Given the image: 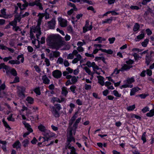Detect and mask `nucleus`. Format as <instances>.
I'll list each match as a JSON object with an SVG mask.
<instances>
[{
    "label": "nucleus",
    "instance_id": "obj_51",
    "mask_svg": "<svg viewBox=\"0 0 154 154\" xmlns=\"http://www.w3.org/2000/svg\"><path fill=\"white\" fill-rule=\"evenodd\" d=\"M109 42V43L110 44L113 43L115 40V37H112V38H109L108 39Z\"/></svg>",
    "mask_w": 154,
    "mask_h": 154
},
{
    "label": "nucleus",
    "instance_id": "obj_6",
    "mask_svg": "<svg viewBox=\"0 0 154 154\" xmlns=\"http://www.w3.org/2000/svg\"><path fill=\"white\" fill-rule=\"evenodd\" d=\"M17 88L18 89L17 93L18 96L22 98H24L25 97L24 93L25 88L23 86H18Z\"/></svg>",
    "mask_w": 154,
    "mask_h": 154
},
{
    "label": "nucleus",
    "instance_id": "obj_44",
    "mask_svg": "<svg viewBox=\"0 0 154 154\" xmlns=\"http://www.w3.org/2000/svg\"><path fill=\"white\" fill-rule=\"evenodd\" d=\"M133 56L136 60H137L139 58H141V57H140L139 55L136 53H134L133 54Z\"/></svg>",
    "mask_w": 154,
    "mask_h": 154
},
{
    "label": "nucleus",
    "instance_id": "obj_49",
    "mask_svg": "<svg viewBox=\"0 0 154 154\" xmlns=\"http://www.w3.org/2000/svg\"><path fill=\"white\" fill-rule=\"evenodd\" d=\"M19 82V77L18 76H16L13 82H11V83H16Z\"/></svg>",
    "mask_w": 154,
    "mask_h": 154
},
{
    "label": "nucleus",
    "instance_id": "obj_59",
    "mask_svg": "<svg viewBox=\"0 0 154 154\" xmlns=\"http://www.w3.org/2000/svg\"><path fill=\"white\" fill-rule=\"evenodd\" d=\"M87 9L88 10H91L94 13L96 12V11H94V8L92 6H89L87 8Z\"/></svg>",
    "mask_w": 154,
    "mask_h": 154
},
{
    "label": "nucleus",
    "instance_id": "obj_58",
    "mask_svg": "<svg viewBox=\"0 0 154 154\" xmlns=\"http://www.w3.org/2000/svg\"><path fill=\"white\" fill-rule=\"evenodd\" d=\"M78 124H76L75 123L73 125V128L74 129L75 131L74 132V135L75 134V131L77 128Z\"/></svg>",
    "mask_w": 154,
    "mask_h": 154
},
{
    "label": "nucleus",
    "instance_id": "obj_24",
    "mask_svg": "<svg viewBox=\"0 0 154 154\" xmlns=\"http://www.w3.org/2000/svg\"><path fill=\"white\" fill-rule=\"evenodd\" d=\"M146 116L148 117H151L154 115V109H152L149 112L147 113L146 114Z\"/></svg>",
    "mask_w": 154,
    "mask_h": 154
},
{
    "label": "nucleus",
    "instance_id": "obj_23",
    "mask_svg": "<svg viewBox=\"0 0 154 154\" xmlns=\"http://www.w3.org/2000/svg\"><path fill=\"white\" fill-rule=\"evenodd\" d=\"M84 69L87 73L89 75H91L92 77H93V74L92 73L89 69L87 67L85 66L84 68Z\"/></svg>",
    "mask_w": 154,
    "mask_h": 154
},
{
    "label": "nucleus",
    "instance_id": "obj_41",
    "mask_svg": "<svg viewBox=\"0 0 154 154\" xmlns=\"http://www.w3.org/2000/svg\"><path fill=\"white\" fill-rule=\"evenodd\" d=\"M135 107V105H133L129 106L127 107V109L128 111H131L134 109Z\"/></svg>",
    "mask_w": 154,
    "mask_h": 154
},
{
    "label": "nucleus",
    "instance_id": "obj_62",
    "mask_svg": "<svg viewBox=\"0 0 154 154\" xmlns=\"http://www.w3.org/2000/svg\"><path fill=\"white\" fill-rule=\"evenodd\" d=\"M134 62L133 60L129 59L128 61H126L125 62L128 64H133Z\"/></svg>",
    "mask_w": 154,
    "mask_h": 154
},
{
    "label": "nucleus",
    "instance_id": "obj_37",
    "mask_svg": "<svg viewBox=\"0 0 154 154\" xmlns=\"http://www.w3.org/2000/svg\"><path fill=\"white\" fill-rule=\"evenodd\" d=\"M67 30L68 31L69 33H73L72 28V27L70 25L69 26L67 27Z\"/></svg>",
    "mask_w": 154,
    "mask_h": 154
},
{
    "label": "nucleus",
    "instance_id": "obj_7",
    "mask_svg": "<svg viewBox=\"0 0 154 154\" xmlns=\"http://www.w3.org/2000/svg\"><path fill=\"white\" fill-rule=\"evenodd\" d=\"M28 5L30 6H33L35 5L39 7V9L41 10H42L43 9L41 4L39 2L38 0H35L34 2H29V3H27Z\"/></svg>",
    "mask_w": 154,
    "mask_h": 154
},
{
    "label": "nucleus",
    "instance_id": "obj_39",
    "mask_svg": "<svg viewBox=\"0 0 154 154\" xmlns=\"http://www.w3.org/2000/svg\"><path fill=\"white\" fill-rule=\"evenodd\" d=\"M63 62V60L62 58L61 57H59L57 61V63H59L60 64H62Z\"/></svg>",
    "mask_w": 154,
    "mask_h": 154
},
{
    "label": "nucleus",
    "instance_id": "obj_47",
    "mask_svg": "<svg viewBox=\"0 0 154 154\" xmlns=\"http://www.w3.org/2000/svg\"><path fill=\"white\" fill-rule=\"evenodd\" d=\"M10 24L11 25L14 27V26H15L17 24V22L16 20H15V19L14 21H13L10 23Z\"/></svg>",
    "mask_w": 154,
    "mask_h": 154
},
{
    "label": "nucleus",
    "instance_id": "obj_19",
    "mask_svg": "<svg viewBox=\"0 0 154 154\" xmlns=\"http://www.w3.org/2000/svg\"><path fill=\"white\" fill-rule=\"evenodd\" d=\"M68 148L71 149V152H70V154H78L76 152L75 149L73 146H69Z\"/></svg>",
    "mask_w": 154,
    "mask_h": 154
},
{
    "label": "nucleus",
    "instance_id": "obj_4",
    "mask_svg": "<svg viewBox=\"0 0 154 154\" xmlns=\"http://www.w3.org/2000/svg\"><path fill=\"white\" fill-rule=\"evenodd\" d=\"M72 129L71 128L70 130H69L67 133V146H66L65 147V148L66 149L68 147V146H69V144H70V142L72 141H73L74 142H75V139L72 136Z\"/></svg>",
    "mask_w": 154,
    "mask_h": 154
},
{
    "label": "nucleus",
    "instance_id": "obj_29",
    "mask_svg": "<svg viewBox=\"0 0 154 154\" xmlns=\"http://www.w3.org/2000/svg\"><path fill=\"white\" fill-rule=\"evenodd\" d=\"M140 28V26L138 23H136L133 27V30L134 32L137 31Z\"/></svg>",
    "mask_w": 154,
    "mask_h": 154
},
{
    "label": "nucleus",
    "instance_id": "obj_12",
    "mask_svg": "<svg viewBox=\"0 0 154 154\" xmlns=\"http://www.w3.org/2000/svg\"><path fill=\"white\" fill-rule=\"evenodd\" d=\"M5 69L7 73H8L10 70V67L8 66L5 65L4 63H2L0 64V69Z\"/></svg>",
    "mask_w": 154,
    "mask_h": 154
},
{
    "label": "nucleus",
    "instance_id": "obj_40",
    "mask_svg": "<svg viewBox=\"0 0 154 154\" xmlns=\"http://www.w3.org/2000/svg\"><path fill=\"white\" fill-rule=\"evenodd\" d=\"M20 58H21V62L22 63H23L24 61V58L23 57V54L18 55L17 57V60H19Z\"/></svg>",
    "mask_w": 154,
    "mask_h": 154
},
{
    "label": "nucleus",
    "instance_id": "obj_46",
    "mask_svg": "<svg viewBox=\"0 0 154 154\" xmlns=\"http://www.w3.org/2000/svg\"><path fill=\"white\" fill-rule=\"evenodd\" d=\"M34 92L38 95H39L41 94L39 88H36L34 90Z\"/></svg>",
    "mask_w": 154,
    "mask_h": 154
},
{
    "label": "nucleus",
    "instance_id": "obj_55",
    "mask_svg": "<svg viewBox=\"0 0 154 154\" xmlns=\"http://www.w3.org/2000/svg\"><path fill=\"white\" fill-rule=\"evenodd\" d=\"M12 57L11 56H9L8 57H5L3 58V60L5 62H7L8 60H11Z\"/></svg>",
    "mask_w": 154,
    "mask_h": 154
},
{
    "label": "nucleus",
    "instance_id": "obj_42",
    "mask_svg": "<svg viewBox=\"0 0 154 154\" xmlns=\"http://www.w3.org/2000/svg\"><path fill=\"white\" fill-rule=\"evenodd\" d=\"M113 93L114 95L117 97H120L121 96V94H119L116 90H114L113 91Z\"/></svg>",
    "mask_w": 154,
    "mask_h": 154
},
{
    "label": "nucleus",
    "instance_id": "obj_27",
    "mask_svg": "<svg viewBox=\"0 0 154 154\" xmlns=\"http://www.w3.org/2000/svg\"><path fill=\"white\" fill-rule=\"evenodd\" d=\"M149 41V40L148 39H145L144 41L142 42L141 43L142 46L144 47H146L147 46V44H148Z\"/></svg>",
    "mask_w": 154,
    "mask_h": 154
},
{
    "label": "nucleus",
    "instance_id": "obj_32",
    "mask_svg": "<svg viewBox=\"0 0 154 154\" xmlns=\"http://www.w3.org/2000/svg\"><path fill=\"white\" fill-rule=\"evenodd\" d=\"M134 82V80L133 78L128 79L127 80V83L128 84H131Z\"/></svg>",
    "mask_w": 154,
    "mask_h": 154
},
{
    "label": "nucleus",
    "instance_id": "obj_45",
    "mask_svg": "<svg viewBox=\"0 0 154 154\" xmlns=\"http://www.w3.org/2000/svg\"><path fill=\"white\" fill-rule=\"evenodd\" d=\"M45 63L46 65L47 66H48L50 65V61L47 58H45Z\"/></svg>",
    "mask_w": 154,
    "mask_h": 154
},
{
    "label": "nucleus",
    "instance_id": "obj_43",
    "mask_svg": "<svg viewBox=\"0 0 154 154\" xmlns=\"http://www.w3.org/2000/svg\"><path fill=\"white\" fill-rule=\"evenodd\" d=\"M12 114H11L9 115L8 117L7 118V119L9 121H11L12 122H14L15 121L14 119L12 118Z\"/></svg>",
    "mask_w": 154,
    "mask_h": 154
},
{
    "label": "nucleus",
    "instance_id": "obj_18",
    "mask_svg": "<svg viewBox=\"0 0 154 154\" xmlns=\"http://www.w3.org/2000/svg\"><path fill=\"white\" fill-rule=\"evenodd\" d=\"M21 146V143L19 140H17L13 145V147L14 148H16L17 149L20 148Z\"/></svg>",
    "mask_w": 154,
    "mask_h": 154
},
{
    "label": "nucleus",
    "instance_id": "obj_61",
    "mask_svg": "<svg viewBox=\"0 0 154 154\" xmlns=\"http://www.w3.org/2000/svg\"><path fill=\"white\" fill-rule=\"evenodd\" d=\"M64 64L65 67H67L69 65V63L67 60H65L64 62Z\"/></svg>",
    "mask_w": 154,
    "mask_h": 154
},
{
    "label": "nucleus",
    "instance_id": "obj_35",
    "mask_svg": "<svg viewBox=\"0 0 154 154\" xmlns=\"http://www.w3.org/2000/svg\"><path fill=\"white\" fill-rule=\"evenodd\" d=\"M52 52L53 53L54 57H57L60 56V53L59 51H52Z\"/></svg>",
    "mask_w": 154,
    "mask_h": 154
},
{
    "label": "nucleus",
    "instance_id": "obj_28",
    "mask_svg": "<svg viewBox=\"0 0 154 154\" xmlns=\"http://www.w3.org/2000/svg\"><path fill=\"white\" fill-rule=\"evenodd\" d=\"M29 143V141L28 139H25L22 142L23 146L25 147L27 146Z\"/></svg>",
    "mask_w": 154,
    "mask_h": 154
},
{
    "label": "nucleus",
    "instance_id": "obj_64",
    "mask_svg": "<svg viewBox=\"0 0 154 154\" xmlns=\"http://www.w3.org/2000/svg\"><path fill=\"white\" fill-rule=\"evenodd\" d=\"M152 10L149 8L147 11L145 12V14L147 15L149 14V13H151L152 12Z\"/></svg>",
    "mask_w": 154,
    "mask_h": 154
},
{
    "label": "nucleus",
    "instance_id": "obj_16",
    "mask_svg": "<svg viewBox=\"0 0 154 154\" xmlns=\"http://www.w3.org/2000/svg\"><path fill=\"white\" fill-rule=\"evenodd\" d=\"M152 61V57L149 56L148 54L145 57V63L147 66H148Z\"/></svg>",
    "mask_w": 154,
    "mask_h": 154
},
{
    "label": "nucleus",
    "instance_id": "obj_2",
    "mask_svg": "<svg viewBox=\"0 0 154 154\" xmlns=\"http://www.w3.org/2000/svg\"><path fill=\"white\" fill-rule=\"evenodd\" d=\"M33 32L36 33V36L37 38V40L38 42V44L37 46H35L36 48H38L40 47V45H39L40 41L39 40V36L41 34V30H40V28L38 26L36 27L32 26V27L30 28V35L31 40L35 39V37L34 36Z\"/></svg>",
    "mask_w": 154,
    "mask_h": 154
},
{
    "label": "nucleus",
    "instance_id": "obj_20",
    "mask_svg": "<svg viewBox=\"0 0 154 154\" xmlns=\"http://www.w3.org/2000/svg\"><path fill=\"white\" fill-rule=\"evenodd\" d=\"M67 89V88L65 87H63L62 88V94L65 96H66L68 93Z\"/></svg>",
    "mask_w": 154,
    "mask_h": 154
},
{
    "label": "nucleus",
    "instance_id": "obj_34",
    "mask_svg": "<svg viewBox=\"0 0 154 154\" xmlns=\"http://www.w3.org/2000/svg\"><path fill=\"white\" fill-rule=\"evenodd\" d=\"M77 79L75 76H72L71 79V82L72 84H75L77 81Z\"/></svg>",
    "mask_w": 154,
    "mask_h": 154
},
{
    "label": "nucleus",
    "instance_id": "obj_17",
    "mask_svg": "<svg viewBox=\"0 0 154 154\" xmlns=\"http://www.w3.org/2000/svg\"><path fill=\"white\" fill-rule=\"evenodd\" d=\"M140 89V88L137 87L133 88L131 90L130 95L131 96L134 95L136 92L138 91Z\"/></svg>",
    "mask_w": 154,
    "mask_h": 154
},
{
    "label": "nucleus",
    "instance_id": "obj_50",
    "mask_svg": "<svg viewBox=\"0 0 154 154\" xmlns=\"http://www.w3.org/2000/svg\"><path fill=\"white\" fill-rule=\"evenodd\" d=\"M85 89L86 90L91 89V85H89L85 84Z\"/></svg>",
    "mask_w": 154,
    "mask_h": 154
},
{
    "label": "nucleus",
    "instance_id": "obj_63",
    "mask_svg": "<svg viewBox=\"0 0 154 154\" xmlns=\"http://www.w3.org/2000/svg\"><path fill=\"white\" fill-rule=\"evenodd\" d=\"M27 49L28 51L29 52H32L33 50V48L30 46H28Z\"/></svg>",
    "mask_w": 154,
    "mask_h": 154
},
{
    "label": "nucleus",
    "instance_id": "obj_15",
    "mask_svg": "<svg viewBox=\"0 0 154 154\" xmlns=\"http://www.w3.org/2000/svg\"><path fill=\"white\" fill-rule=\"evenodd\" d=\"M42 80L43 83L45 84H48L50 82V80L48 79L46 75H44L42 76Z\"/></svg>",
    "mask_w": 154,
    "mask_h": 154
},
{
    "label": "nucleus",
    "instance_id": "obj_25",
    "mask_svg": "<svg viewBox=\"0 0 154 154\" xmlns=\"http://www.w3.org/2000/svg\"><path fill=\"white\" fill-rule=\"evenodd\" d=\"M26 100L30 104H32L33 103L34 99L31 97H27Z\"/></svg>",
    "mask_w": 154,
    "mask_h": 154
},
{
    "label": "nucleus",
    "instance_id": "obj_30",
    "mask_svg": "<svg viewBox=\"0 0 154 154\" xmlns=\"http://www.w3.org/2000/svg\"><path fill=\"white\" fill-rule=\"evenodd\" d=\"M112 18L111 17L109 19H107L103 21L102 22V23H110L112 21Z\"/></svg>",
    "mask_w": 154,
    "mask_h": 154
},
{
    "label": "nucleus",
    "instance_id": "obj_8",
    "mask_svg": "<svg viewBox=\"0 0 154 154\" xmlns=\"http://www.w3.org/2000/svg\"><path fill=\"white\" fill-rule=\"evenodd\" d=\"M23 123L25 127L27 128V130L29 131V132H26L24 134L23 136L24 137H25L29 134L30 133L32 132L33 131V130L31 128L30 125L29 124L26 123V122H23Z\"/></svg>",
    "mask_w": 154,
    "mask_h": 154
},
{
    "label": "nucleus",
    "instance_id": "obj_13",
    "mask_svg": "<svg viewBox=\"0 0 154 154\" xmlns=\"http://www.w3.org/2000/svg\"><path fill=\"white\" fill-rule=\"evenodd\" d=\"M38 128L39 130L42 132H44V134L47 133V130L45 127L42 124H40L38 126Z\"/></svg>",
    "mask_w": 154,
    "mask_h": 154
},
{
    "label": "nucleus",
    "instance_id": "obj_54",
    "mask_svg": "<svg viewBox=\"0 0 154 154\" xmlns=\"http://www.w3.org/2000/svg\"><path fill=\"white\" fill-rule=\"evenodd\" d=\"M80 2L81 1H82L84 3H86L90 5H91L92 4V1H89L88 0H80Z\"/></svg>",
    "mask_w": 154,
    "mask_h": 154
},
{
    "label": "nucleus",
    "instance_id": "obj_31",
    "mask_svg": "<svg viewBox=\"0 0 154 154\" xmlns=\"http://www.w3.org/2000/svg\"><path fill=\"white\" fill-rule=\"evenodd\" d=\"M2 122L4 125V126L7 128H9L8 130H10L11 129V128L9 126V125L6 122L4 119H3L2 120Z\"/></svg>",
    "mask_w": 154,
    "mask_h": 154
},
{
    "label": "nucleus",
    "instance_id": "obj_52",
    "mask_svg": "<svg viewBox=\"0 0 154 154\" xmlns=\"http://www.w3.org/2000/svg\"><path fill=\"white\" fill-rule=\"evenodd\" d=\"M22 18V15H18L16 16V20H17L19 22H20L21 19Z\"/></svg>",
    "mask_w": 154,
    "mask_h": 154
},
{
    "label": "nucleus",
    "instance_id": "obj_26",
    "mask_svg": "<svg viewBox=\"0 0 154 154\" xmlns=\"http://www.w3.org/2000/svg\"><path fill=\"white\" fill-rule=\"evenodd\" d=\"M89 21H86V24L84 27L83 28V32L85 33L88 31V29H86V27H88L89 25Z\"/></svg>",
    "mask_w": 154,
    "mask_h": 154
},
{
    "label": "nucleus",
    "instance_id": "obj_5",
    "mask_svg": "<svg viewBox=\"0 0 154 154\" xmlns=\"http://www.w3.org/2000/svg\"><path fill=\"white\" fill-rule=\"evenodd\" d=\"M132 67V66H129L125 64L122 66L121 69L119 70H118L117 68H116L114 69V73H115L116 74H117L119 73L120 71L123 72L125 70L128 69Z\"/></svg>",
    "mask_w": 154,
    "mask_h": 154
},
{
    "label": "nucleus",
    "instance_id": "obj_11",
    "mask_svg": "<svg viewBox=\"0 0 154 154\" xmlns=\"http://www.w3.org/2000/svg\"><path fill=\"white\" fill-rule=\"evenodd\" d=\"M48 26L50 29H54L55 24V18H53L51 21L48 22Z\"/></svg>",
    "mask_w": 154,
    "mask_h": 154
},
{
    "label": "nucleus",
    "instance_id": "obj_36",
    "mask_svg": "<svg viewBox=\"0 0 154 154\" xmlns=\"http://www.w3.org/2000/svg\"><path fill=\"white\" fill-rule=\"evenodd\" d=\"M10 72L14 76H16L17 75V72L14 69H12L11 71Z\"/></svg>",
    "mask_w": 154,
    "mask_h": 154
},
{
    "label": "nucleus",
    "instance_id": "obj_10",
    "mask_svg": "<svg viewBox=\"0 0 154 154\" xmlns=\"http://www.w3.org/2000/svg\"><path fill=\"white\" fill-rule=\"evenodd\" d=\"M60 25L62 27H65L67 25V21L66 20L60 17L58 19Z\"/></svg>",
    "mask_w": 154,
    "mask_h": 154
},
{
    "label": "nucleus",
    "instance_id": "obj_1",
    "mask_svg": "<svg viewBox=\"0 0 154 154\" xmlns=\"http://www.w3.org/2000/svg\"><path fill=\"white\" fill-rule=\"evenodd\" d=\"M46 42L48 45L52 48L59 49L66 44V42L63 40L62 37L59 35H51L48 37Z\"/></svg>",
    "mask_w": 154,
    "mask_h": 154
},
{
    "label": "nucleus",
    "instance_id": "obj_22",
    "mask_svg": "<svg viewBox=\"0 0 154 154\" xmlns=\"http://www.w3.org/2000/svg\"><path fill=\"white\" fill-rule=\"evenodd\" d=\"M144 36V34L143 33H141L140 35H138L137 37V39L136 38L135 39V41L136 42H137L139 41V40H141L143 38Z\"/></svg>",
    "mask_w": 154,
    "mask_h": 154
},
{
    "label": "nucleus",
    "instance_id": "obj_60",
    "mask_svg": "<svg viewBox=\"0 0 154 154\" xmlns=\"http://www.w3.org/2000/svg\"><path fill=\"white\" fill-rule=\"evenodd\" d=\"M49 57L50 60H53L54 57L53 53H51L49 54Z\"/></svg>",
    "mask_w": 154,
    "mask_h": 154
},
{
    "label": "nucleus",
    "instance_id": "obj_9",
    "mask_svg": "<svg viewBox=\"0 0 154 154\" xmlns=\"http://www.w3.org/2000/svg\"><path fill=\"white\" fill-rule=\"evenodd\" d=\"M62 73L58 69H56L52 72L53 76L56 79H59L61 77Z\"/></svg>",
    "mask_w": 154,
    "mask_h": 154
},
{
    "label": "nucleus",
    "instance_id": "obj_48",
    "mask_svg": "<svg viewBox=\"0 0 154 154\" xmlns=\"http://www.w3.org/2000/svg\"><path fill=\"white\" fill-rule=\"evenodd\" d=\"M74 57V56L73 55V54H68V55L67 56V58L68 59H73Z\"/></svg>",
    "mask_w": 154,
    "mask_h": 154
},
{
    "label": "nucleus",
    "instance_id": "obj_56",
    "mask_svg": "<svg viewBox=\"0 0 154 154\" xmlns=\"http://www.w3.org/2000/svg\"><path fill=\"white\" fill-rule=\"evenodd\" d=\"M28 6V5L27 4V3H25L23 4L22 5V8L21 9V11L22 10H23L25 9Z\"/></svg>",
    "mask_w": 154,
    "mask_h": 154
},
{
    "label": "nucleus",
    "instance_id": "obj_33",
    "mask_svg": "<svg viewBox=\"0 0 154 154\" xmlns=\"http://www.w3.org/2000/svg\"><path fill=\"white\" fill-rule=\"evenodd\" d=\"M76 88V86L75 85H72L70 87L69 89L73 93H75V90Z\"/></svg>",
    "mask_w": 154,
    "mask_h": 154
},
{
    "label": "nucleus",
    "instance_id": "obj_57",
    "mask_svg": "<svg viewBox=\"0 0 154 154\" xmlns=\"http://www.w3.org/2000/svg\"><path fill=\"white\" fill-rule=\"evenodd\" d=\"M130 8L132 10H138L139 9V7L137 6H131Z\"/></svg>",
    "mask_w": 154,
    "mask_h": 154
},
{
    "label": "nucleus",
    "instance_id": "obj_21",
    "mask_svg": "<svg viewBox=\"0 0 154 154\" xmlns=\"http://www.w3.org/2000/svg\"><path fill=\"white\" fill-rule=\"evenodd\" d=\"M8 63L11 64H19L20 63V62L18 60H9L8 62Z\"/></svg>",
    "mask_w": 154,
    "mask_h": 154
},
{
    "label": "nucleus",
    "instance_id": "obj_3",
    "mask_svg": "<svg viewBox=\"0 0 154 154\" xmlns=\"http://www.w3.org/2000/svg\"><path fill=\"white\" fill-rule=\"evenodd\" d=\"M51 111L53 116L55 117H58L60 116V110L61 109L60 105L59 104L55 105V106H51Z\"/></svg>",
    "mask_w": 154,
    "mask_h": 154
},
{
    "label": "nucleus",
    "instance_id": "obj_14",
    "mask_svg": "<svg viewBox=\"0 0 154 154\" xmlns=\"http://www.w3.org/2000/svg\"><path fill=\"white\" fill-rule=\"evenodd\" d=\"M76 57L72 61V63L73 64L76 63L78 61H80L81 60L82 57L79 54L76 55Z\"/></svg>",
    "mask_w": 154,
    "mask_h": 154
},
{
    "label": "nucleus",
    "instance_id": "obj_38",
    "mask_svg": "<svg viewBox=\"0 0 154 154\" xmlns=\"http://www.w3.org/2000/svg\"><path fill=\"white\" fill-rule=\"evenodd\" d=\"M146 132H144L143 134L142 137L141 139L143 140V143H145L146 142Z\"/></svg>",
    "mask_w": 154,
    "mask_h": 154
},
{
    "label": "nucleus",
    "instance_id": "obj_53",
    "mask_svg": "<svg viewBox=\"0 0 154 154\" xmlns=\"http://www.w3.org/2000/svg\"><path fill=\"white\" fill-rule=\"evenodd\" d=\"M52 100L53 101L54 103L55 101H57V102L60 103V99L57 97H53L52 98Z\"/></svg>",
    "mask_w": 154,
    "mask_h": 154
}]
</instances>
